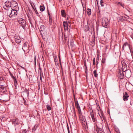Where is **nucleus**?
<instances>
[{
  "instance_id": "44",
  "label": "nucleus",
  "mask_w": 133,
  "mask_h": 133,
  "mask_svg": "<svg viewBox=\"0 0 133 133\" xmlns=\"http://www.w3.org/2000/svg\"><path fill=\"white\" fill-rule=\"evenodd\" d=\"M40 80L41 81V82H42L41 76H40Z\"/></svg>"
},
{
  "instance_id": "14",
  "label": "nucleus",
  "mask_w": 133,
  "mask_h": 133,
  "mask_svg": "<svg viewBox=\"0 0 133 133\" xmlns=\"http://www.w3.org/2000/svg\"><path fill=\"white\" fill-rule=\"evenodd\" d=\"M7 91L5 87L3 86L0 87V92L2 93H4Z\"/></svg>"
},
{
  "instance_id": "1",
  "label": "nucleus",
  "mask_w": 133,
  "mask_h": 133,
  "mask_svg": "<svg viewBox=\"0 0 133 133\" xmlns=\"http://www.w3.org/2000/svg\"><path fill=\"white\" fill-rule=\"evenodd\" d=\"M18 21L20 25L24 29L25 27L26 23L25 20L21 18L18 19Z\"/></svg>"
},
{
  "instance_id": "3",
  "label": "nucleus",
  "mask_w": 133,
  "mask_h": 133,
  "mask_svg": "<svg viewBox=\"0 0 133 133\" xmlns=\"http://www.w3.org/2000/svg\"><path fill=\"white\" fill-rule=\"evenodd\" d=\"M17 12L16 10L12 9L11 12H10L9 14V16L10 18H12L13 17H15L17 15Z\"/></svg>"
},
{
  "instance_id": "26",
  "label": "nucleus",
  "mask_w": 133,
  "mask_h": 133,
  "mask_svg": "<svg viewBox=\"0 0 133 133\" xmlns=\"http://www.w3.org/2000/svg\"><path fill=\"white\" fill-rule=\"evenodd\" d=\"M93 74L94 76L96 77H97L98 76V75L96 72V70H95L93 72Z\"/></svg>"
},
{
  "instance_id": "45",
  "label": "nucleus",
  "mask_w": 133,
  "mask_h": 133,
  "mask_svg": "<svg viewBox=\"0 0 133 133\" xmlns=\"http://www.w3.org/2000/svg\"><path fill=\"white\" fill-rule=\"evenodd\" d=\"M20 67H21L22 69H25V68H24V67L22 66H20Z\"/></svg>"
},
{
  "instance_id": "13",
  "label": "nucleus",
  "mask_w": 133,
  "mask_h": 133,
  "mask_svg": "<svg viewBox=\"0 0 133 133\" xmlns=\"http://www.w3.org/2000/svg\"><path fill=\"white\" fill-rule=\"evenodd\" d=\"M12 123L14 124V125H18L19 123V120L17 118L12 120Z\"/></svg>"
},
{
  "instance_id": "59",
  "label": "nucleus",
  "mask_w": 133,
  "mask_h": 133,
  "mask_svg": "<svg viewBox=\"0 0 133 133\" xmlns=\"http://www.w3.org/2000/svg\"><path fill=\"white\" fill-rule=\"evenodd\" d=\"M56 59H55V62H56Z\"/></svg>"
},
{
  "instance_id": "8",
  "label": "nucleus",
  "mask_w": 133,
  "mask_h": 133,
  "mask_svg": "<svg viewBox=\"0 0 133 133\" xmlns=\"http://www.w3.org/2000/svg\"><path fill=\"white\" fill-rule=\"evenodd\" d=\"M10 4L11 9L12 8H13L14 7H15L17 5V2L15 1H12L11 2Z\"/></svg>"
},
{
  "instance_id": "56",
  "label": "nucleus",
  "mask_w": 133,
  "mask_h": 133,
  "mask_svg": "<svg viewBox=\"0 0 133 133\" xmlns=\"http://www.w3.org/2000/svg\"><path fill=\"white\" fill-rule=\"evenodd\" d=\"M130 105H131V102H130Z\"/></svg>"
},
{
  "instance_id": "21",
  "label": "nucleus",
  "mask_w": 133,
  "mask_h": 133,
  "mask_svg": "<svg viewBox=\"0 0 133 133\" xmlns=\"http://www.w3.org/2000/svg\"><path fill=\"white\" fill-rule=\"evenodd\" d=\"M124 17L123 16H121L120 17H118L117 18L118 20H119L121 21L122 22L125 19H124Z\"/></svg>"
},
{
  "instance_id": "7",
  "label": "nucleus",
  "mask_w": 133,
  "mask_h": 133,
  "mask_svg": "<svg viewBox=\"0 0 133 133\" xmlns=\"http://www.w3.org/2000/svg\"><path fill=\"white\" fill-rule=\"evenodd\" d=\"M123 99L124 101H127L128 100L129 97L128 94L126 92H125L123 94Z\"/></svg>"
},
{
  "instance_id": "36",
  "label": "nucleus",
  "mask_w": 133,
  "mask_h": 133,
  "mask_svg": "<svg viewBox=\"0 0 133 133\" xmlns=\"http://www.w3.org/2000/svg\"><path fill=\"white\" fill-rule=\"evenodd\" d=\"M93 65H95V58H94V59H93Z\"/></svg>"
},
{
  "instance_id": "50",
  "label": "nucleus",
  "mask_w": 133,
  "mask_h": 133,
  "mask_svg": "<svg viewBox=\"0 0 133 133\" xmlns=\"http://www.w3.org/2000/svg\"><path fill=\"white\" fill-rule=\"evenodd\" d=\"M101 5L102 6H104V5L103 4H101Z\"/></svg>"
},
{
  "instance_id": "35",
  "label": "nucleus",
  "mask_w": 133,
  "mask_h": 133,
  "mask_svg": "<svg viewBox=\"0 0 133 133\" xmlns=\"http://www.w3.org/2000/svg\"><path fill=\"white\" fill-rule=\"evenodd\" d=\"M105 62V59L104 58H103L102 61V63H104Z\"/></svg>"
},
{
  "instance_id": "11",
  "label": "nucleus",
  "mask_w": 133,
  "mask_h": 133,
  "mask_svg": "<svg viewBox=\"0 0 133 133\" xmlns=\"http://www.w3.org/2000/svg\"><path fill=\"white\" fill-rule=\"evenodd\" d=\"M9 1H6L5 3V6H4V8L6 10H8L7 8H10V3Z\"/></svg>"
},
{
  "instance_id": "18",
  "label": "nucleus",
  "mask_w": 133,
  "mask_h": 133,
  "mask_svg": "<svg viewBox=\"0 0 133 133\" xmlns=\"http://www.w3.org/2000/svg\"><path fill=\"white\" fill-rule=\"evenodd\" d=\"M75 102L76 108L77 109L80 108V107L79 105V103H78L77 101H77H76V100L75 99Z\"/></svg>"
},
{
  "instance_id": "61",
  "label": "nucleus",
  "mask_w": 133,
  "mask_h": 133,
  "mask_svg": "<svg viewBox=\"0 0 133 133\" xmlns=\"http://www.w3.org/2000/svg\"><path fill=\"white\" fill-rule=\"evenodd\" d=\"M39 69H40V70H41V68H39Z\"/></svg>"
},
{
  "instance_id": "10",
  "label": "nucleus",
  "mask_w": 133,
  "mask_h": 133,
  "mask_svg": "<svg viewBox=\"0 0 133 133\" xmlns=\"http://www.w3.org/2000/svg\"><path fill=\"white\" fill-rule=\"evenodd\" d=\"M45 27L44 25H41L39 29V31L41 34H44V32L45 30Z\"/></svg>"
},
{
  "instance_id": "52",
  "label": "nucleus",
  "mask_w": 133,
  "mask_h": 133,
  "mask_svg": "<svg viewBox=\"0 0 133 133\" xmlns=\"http://www.w3.org/2000/svg\"><path fill=\"white\" fill-rule=\"evenodd\" d=\"M35 12H36V14H38V12L37 11H36H36H35Z\"/></svg>"
},
{
  "instance_id": "27",
  "label": "nucleus",
  "mask_w": 133,
  "mask_h": 133,
  "mask_svg": "<svg viewBox=\"0 0 133 133\" xmlns=\"http://www.w3.org/2000/svg\"><path fill=\"white\" fill-rule=\"evenodd\" d=\"M78 110V112L79 115H82V112L81 109L80 107L77 109Z\"/></svg>"
},
{
  "instance_id": "46",
  "label": "nucleus",
  "mask_w": 133,
  "mask_h": 133,
  "mask_svg": "<svg viewBox=\"0 0 133 133\" xmlns=\"http://www.w3.org/2000/svg\"><path fill=\"white\" fill-rule=\"evenodd\" d=\"M99 7H98V10L97 11V12L98 13L100 12V10H99Z\"/></svg>"
},
{
  "instance_id": "9",
  "label": "nucleus",
  "mask_w": 133,
  "mask_h": 133,
  "mask_svg": "<svg viewBox=\"0 0 133 133\" xmlns=\"http://www.w3.org/2000/svg\"><path fill=\"white\" fill-rule=\"evenodd\" d=\"M81 123L83 127L85 128V130H87L88 127L87 126L86 121H86H81Z\"/></svg>"
},
{
  "instance_id": "24",
  "label": "nucleus",
  "mask_w": 133,
  "mask_h": 133,
  "mask_svg": "<svg viewBox=\"0 0 133 133\" xmlns=\"http://www.w3.org/2000/svg\"><path fill=\"white\" fill-rule=\"evenodd\" d=\"M87 13L88 15H91V9H88L87 10Z\"/></svg>"
},
{
  "instance_id": "57",
  "label": "nucleus",
  "mask_w": 133,
  "mask_h": 133,
  "mask_svg": "<svg viewBox=\"0 0 133 133\" xmlns=\"http://www.w3.org/2000/svg\"><path fill=\"white\" fill-rule=\"evenodd\" d=\"M59 1L60 2V1H61V0H59Z\"/></svg>"
},
{
  "instance_id": "58",
  "label": "nucleus",
  "mask_w": 133,
  "mask_h": 133,
  "mask_svg": "<svg viewBox=\"0 0 133 133\" xmlns=\"http://www.w3.org/2000/svg\"><path fill=\"white\" fill-rule=\"evenodd\" d=\"M56 59H55V62H56Z\"/></svg>"
},
{
  "instance_id": "51",
  "label": "nucleus",
  "mask_w": 133,
  "mask_h": 133,
  "mask_svg": "<svg viewBox=\"0 0 133 133\" xmlns=\"http://www.w3.org/2000/svg\"><path fill=\"white\" fill-rule=\"evenodd\" d=\"M59 61H60V63H61V59H60V57L59 56Z\"/></svg>"
},
{
  "instance_id": "15",
  "label": "nucleus",
  "mask_w": 133,
  "mask_h": 133,
  "mask_svg": "<svg viewBox=\"0 0 133 133\" xmlns=\"http://www.w3.org/2000/svg\"><path fill=\"white\" fill-rule=\"evenodd\" d=\"M63 24L64 30H68V24L67 22L64 21L63 23Z\"/></svg>"
},
{
  "instance_id": "40",
  "label": "nucleus",
  "mask_w": 133,
  "mask_h": 133,
  "mask_svg": "<svg viewBox=\"0 0 133 133\" xmlns=\"http://www.w3.org/2000/svg\"><path fill=\"white\" fill-rule=\"evenodd\" d=\"M34 61H35V64H36V56H35V58H34Z\"/></svg>"
},
{
  "instance_id": "39",
  "label": "nucleus",
  "mask_w": 133,
  "mask_h": 133,
  "mask_svg": "<svg viewBox=\"0 0 133 133\" xmlns=\"http://www.w3.org/2000/svg\"><path fill=\"white\" fill-rule=\"evenodd\" d=\"M26 132L27 131H26V130H25L22 131V133H26Z\"/></svg>"
},
{
  "instance_id": "33",
  "label": "nucleus",
  "mask_w": 133,
  "mask_h": 133,
  "mask_svg": "<svg viewBox=\"0 0 133 133\" xmlns=\"http://www.w3.org/2000/svg\"><path fill=\"white\" fill-rule=\"evenodd\" d=\"M10 76L12 77V78H13V79L14 80L16 81V79L15 77L13 76V75L12 74H10Z\"/></svg>"
},
{
  "instance_id": "25",
  "label": "nucleus",
  "mask_w": 133,
  "mask_h": 133,
  "mask_svg": "<svg viewBox=\"0 0 133 133\" xmlns=\"http://www.w3.org/2000/svg\"><path fill=\"white\" fill-rule=\"evenodd\" d=\"M126 45L128 46L130 48V46L129 45L128 43L127 42H125L122 48L123 50H124V47H125Z\"/></svg>"
},
{
  "instance_id": "29",
  "label": "nucleus",
  "mask_w": 133,
  "mask_h": 133,
  "mask_svg": "<svg viewBox=\"0 0 133 133\" xmlns=\"http://www.w3.org/2000/svg\"><path fill=\"white\" fill-rule=\"evenodd\" d=\"M46 108L47 109V110L48 111H49L51 109V108L50 107V105H49L47 104L46 105Z\"/></svg>"
},
{
  "instance_id": "19",
  "label": "nucleus",
  "mask_w": 133,
  "mask_h": 133,
  "mask_svg": "<svg viewBox=\"0 0 133 133\" xmlns=\"http://www.w3.org/2000/svg\"><path fill=\"white\" fill-rule=\"evenodd\" d=\"M96 131L97 133H104L102 129L101 128H98V129L96 130Z\"/></svg>"
},
{
  "instance_id": "34",
  "label": "nucleus",
  "mask_w": 133,
  "mask_h": 133,
  "mask_svg": "<svg viewBox=\"0 0 133 133\" xmlns=\"http://www.w3.org/2000/svg\"><path fill=\"white\" fill-rule=\"evenodd\" d=\"M92 41L94 42L95 43V36H94L93 37H92Z\"/></svg>"
},
{
  "instance_id": "43",
  "label": "nucleus",
  "mask_w": 133,
  "mask_h": 133,
  "mask_svg": "<svg viewBox=\"0 0 133 133\" xmlns=\"http://www.w3.org/2000/svg\"><path fill=\"white\" fill-rule=\"evenodd\" d=\"M103 1L102 0H101L100 1V4H103Z\"/></svg>"
},
{
  "instance_id": "42",
  "label": "nucleus",
  "mask_w": 133,
  "mask_h": 133,
  "mask_svg": "<svg viewBox=\"0 0 133 133\" xmlns=\"http://www.w3.org/2000/svg\"><path fill=\"white\" fill-rule=\"evenodd\" d=\"M30 4H31V6L32 7V8L33 9H34V6H33V4H32V3H30Z\"/></svg>"
},
{
  "instance_id": "30",
  "label": "nucleus",
  "mask_w": 133,
  "mask_h": 133,
  "mask_svg": "<svg viewBox=\"0 0 133 133\" xmlns=\"http://www.w3.org/2000/svg\"><path fill=\"white\" fill-rule=\"evenodd\" d=\"M44 34H44H41V35L42 36V38L43 39H45L47 37L46 35H45Z\"/></svg>"
},
{
  "instance_id": "37",
  "label": "nucleus",
  "mask_w": 133,
  "mask_h": 133,
  "mask_svg": "<svg viewBox=\"0 0 133 133\" xmlns=\"http://www.w3.org/2000/svg\"><path fill=\"white\" fill-rule=\"evenodd\" d=\"M40 76H42V78L43 79H44V75H43V74L42 73V74H40Z\"/></svg>"
},
{
  "instance_id": "47",
  "label": "nucleus",
  "mask_w": 133,
  "mask_h": 133,
  "mask_svg": "<svg viewBox=\"0 0 133 133\" xmlns=\"http://www.w3.org/2000/svg\"><path fill=\"white\" fill-rule=\"evenodd\" d=\"M125 15L127 16V17H126V18L129 19V17L127 15Z\"/></svg>"
},
{
  "instance_id": "32",
  "label": "nucleus",
  "mask_w": 133,
  "mask_h": 133,
  "mask_svg": "<svg viewBox=\"0 0 133 133\" xmlns=\"http://www.w3.org/2000/svg\"><path fill=\"white\" fill-rule=\"evenodd\" d=\"M90 45H92V46H94L95 44V43L94 42L91 41L90 43Z\"/></svg>"
},
{
  "instance_id": "48",
  "label": "nucleus",
  "mask_w": 133,
  "mask_h": 133,
  "mask_svg": "<svg viewBox=\"0 0 133 133\" xmlns=\"http://www.w3.org/2000/svg\"><path fill=\"white\" fill-rule=\"evenodd\" d=\"M24 101V103L25 104V103H26V101L24 99V98H23Z\"/></svg>"
},
{
  "instance_id": "16",
  "label": "nucleus",
  "mask_w": 133,
  "mask_h": 133,
  "mask_svg": "<svg viewBox=\"0 0 133 133\" xmlns=\"http://www.w3.org/2000/svg\"><path fill=\"white\" fill-rule=\"evenodd\" d=\"M90 114L92 121L94 122L96 121V119L94 117V115L92 111L90 112Z\"/></svg>"
},
{
  "instance_id": "12",
  "label": "nucleus",
  "mask_w": 133,
  "mask_h": 133,
  "mask_svg": "<svg viewBox=\"0 0 133 133\" xmlns=\"http://www.w3.org/2000/svg\"><path fill=\"white\" fill-rule=\"evenodd\" d=\"M22 49L25 52L26 50H29V48L27 46L26 42L25 43L23 44V46L22 48Z\"/></svg>"
},
{
  "instance_id": "17",
  "label": "nucleus",
  "mask_w": 133,
  "mask_h": 133,
  "mask_svg": "<svg viewBox=\"0 0 133 133\" xmlns=\"http://www.w3.org/2000/svg\"><path fill=\"white\" fill-rule=\"evenodd\" d=\"M79 119L81 121H86V119L82 115H79Z\"/></svg>"
},
{
  "instance_id": "49",
  "label": "nucleus",
  "mask_w": 133,
  "mask_h": 133,
  "mask_svg": "<svg viewBox=\"0 0 133 133\" xmlns=\"http://www.w3.org/2000/svg\"><path fill=\"white\" fill-rule=\"evenodd\" d=\"M98 59H96V63H97V64L98 63Z\"/></svg>"
},
{
  "instance_id": "28",
  "label": "nucleus",
  "mask_w": 133,
  "mask_h": 133,
  "mask_svg": "<svg viewBox=\"0 0 133 133\" xmlns=\"http://www.w3.org/2000/svg\"><path fill=\"white\" fill-rule=\"evenodd\" d=\"M15 41L16 43H17L18 44H19L21 42V40L19 39H16L15 40Z\"/></svg>"
},
{
  "instance_id": "54",
  "label": "nucleus",
  "mask_w": 133,
  "mask_h": 133,
  "mask_svg": "<svg viewBox=\"0 0 133 133\" xmlns=\"http://www.w3.org/2000/svg\"><path fill=\"white\" fill-rule=\"evenodd\" d=\"M124 16V18H126V17H125V16Z\"/></svg>"
},
{
  "instance_id": "5",
  "label": "nucleus",
  "mask_w": 133,
  "mask_h": 133,
  "mask_svg": "<svg viewBox=\"0 0 133 133\" xmlns=\"http://www.w3.org/2000/svg\"><path fill=\"white\" fill-rule=\"evenodd\" d=\"M122 71H124L127 70V67L126 63L124 62H122Z\"/></svg>"
},
{
  "instance_id": "38",
  "label": "nucleus",
  "mask_w": 133,
  "mask_h": 133,
  "mask_svg": "<svg viewBox=\"0 0 133 133\" xmlns=\"http://www.w3.org/2000/svg\"><path fill=\"white\" fill-rule=\"evenodd\" d=\"M74 109V114L75 115V116H76V112L75 111V109L74 108V107L73 108Z\"/></svg>"
},
{
  "instance_id": "6",
  "label": "nucleus",
  "mask_w": 133,
  "mask_h": 133,
  "mask_svg": "<svg viewBox=\"0 0 133 133\" xmlns=\"http://www.w3.org/2000/svg\"><path fill=\"white\" fill-rule=\"evenodd\" d=\"M123 72H124L122 70H119V71H118L119 78H120L121 79H122L124 77Z\"/></svg>"
},
{
  "instance_id": "60",
  "label": "nucleus",
  "mask_w": 133,
  "mask_h": 133,
  "mask_svg": "<svg viewBox=\"0 0 133 133\" xmlns=\"http://www.w3.org/2000/svg\"><path fill=\"white\" fill-rule=\"evenodd\" d=\"M8 15V12L7 14V15Z\"/></svg>"
},
{
  "instance_id": "4",
  "label": "nucleus",
  "mask_w": 133,
  "mask_h": 133,
  "mask_svg": "<svg viewBox=\"0 0 133 133\" xmlns=\"http://www.w3.org/2000/svg\"><path fill=\"white\" fill-rule=\"evenodd\" d=\"M124 72H125V75L126 77L128 78L131 76V72L130 70H128L125 71Z\"/></svg>"
},
{
  "instance_id": "20",
  "label": "nucleus",
  "mask_w": 133,
  "mask_h": 133,
  "mask_svg": "<svg viewBox=\"0 0 133 133\" xmlns=\"http://www.w3.org/2000/svg\"><path fill=\"white\" fill-rule=\"evenodd\" d=\"M61 14L62 16L64 17L66 16V14L65 12V11L64 10H62L61 11Z\"/></svg>"
},
{
  "instance_id": "2",
  "label": "nucleus",
  "mask_w": 133,
  "mask_h": 133,
  "mask_svg": "<svg viewBox=\"0 0 133 133\" xmlns=\"http://www.w3.org/2000/svg\"><path fill=\"white\" fill-rule=\"evenodd\" d=\"M109 23L108 19L105 18H102V24L103 26L107 28V26Z\"/></svg>"
},
{
  "instance_id": "22",
  "label": "nucleus",
  "mask_w": 133,
  "mask_h": 133,
  "mask_svg": "<svg viewBox=\"0 0 133 133\" xmlns=\"http://www.w3.org/2000/svg\"><path fill=\"white\" fill-rule=\"evenodd\" d=\"M99 115L102 121H103V120H104L105 117L104 116V115L103 114L101 113V114H99Z\"/></svg>"
},
{
  "instance_id": "41",
  "label": "nucleus",
  "mask_w": 133,
  "mask_h": 133,
  "mask_svg": "<svg viewBox=\"0 0 133 133\" xmlns=\"http://www.w3.org/2000/svg\"><path fill=\"white\" fill-rule=\"evenodd\" d=\"M118 5H119L120 4V5H121L122 6H123V4L122 3H121L120 2L118 3Z\"/></svg>"
},
{
  "instance_id": "23",
  "label": "nucleus",
  "mask_w": 133,
  "mask_h": 133,
  "mask_svg": "<svg viewBox=\"0 0 133 133\" xmlns=\"http://www.w3.org/2000/svg\"><path fill=\"white\" fill-rule=\"evenodd\" d=\"M40 9L41 11H43L45 10V7L44 5H41L40 6Z\"/></svg>"
},
{
  "instance_id": "31",
  "label": "nucleus",
  "mask_w": 133,
  "mask_h": 133,
  "mask_svg": "<svg viewBox=\"0 0 133 133\" xmlns=\"http://www.w3.org/2000/svg\"><path fill=\"white\" fill-rule=\"evenodd\" d=\"M49 18L50 23L51 24L52 23V17H51V16H50V15H49Z\"/></svg>"
},
{
  "instance_id": "53",
  "label": "nucleus",
  "mask_w": 133,
  "mask_h": 133,
  "mask_svg": "<svg viewBox=\"0 0 133 133\" xmlns=\"http://www.w3.org/2000/svg\"><path fill=\"white\" fill-rule=\"evenodd\" d=\"M3 79L2 78H1V79H0V80H2Z\"/></svg>"
},
{
  "instance_id": "62",
  "label": "nucleus",
  "mask_w": 133,
  "mask_h": 133,
  "mask_svg": "<svg viewBox=\"0 0 133 133\" xmlns=\"http://www.w3.org/2000/svg\"><path fill=\"white\" fill-rule=\"evenodd\" d=\"M86 66V64H84Z\"/></svg>"
},
{
  "instance_id": "55",
  "label": "nucleus",
  "mask_w": 133,
  "mask_h": 133,
  "mask_svg": "<svg viewBox=\"0 0 133 133\" xmlns=\"http://www.w3.org/2000/svg\"><path fill=\"white\" fill-rule=\"evenodd\" d=\"M76 116H75V115H74V117H75Z\"/></svg>"
}]
</instances>
